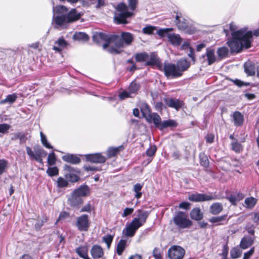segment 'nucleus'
Instances as JSON below:
<instances>
[{
	"label": "nucleus",
	"mask_w": 259,
	"mask_h": 259,
	"mask_svg": "<svg viewBox=\"0 0 259 259\" xmlns=\"http://www.w3.org/2000/svg\"><path fill=\"white\" fill-rule=\"evenodd\" d=\"M17 96L16 94H13L8 95L5 99L2 100L1 101L0 103L1 104H4L6 103H9V104H12L16 100Z\"/></svg>",
	"instance_id": "46"
},
{
	"label": "nucleus",
	"mask_w": 259,
	"mask_h": 259,
	"mask_svg": "<svg viewBox=\"0 0 259 259\" xmlns=\"http://www.w3.org/2000/svg\"><path fill=\"white\" fill-rule=\"evenodd\" d=\"M227 217V214L218 217H212L209 219V221L212 224H214L215 226L223 225L224 224L222 223V222L226 220Z\"/></svg>",
	"instance_id": "34"
},
{
	"label": "nucleus",
	"mask_w": 259,
	"mask_h": 259,
	"mask_svg": "<svg viewBox=\"0 0 259 259\" xmlns=\"http://www.w3.org/2000/svg\"><path fill=\"white\" fill-rule=\"evenodd\" d=\"M143 117L149 123L153 122L154 126H156L158 124V122L160 120V115L156 112L151 113L146 115L143 113Z\"/></svg>",
	"instance_id": "21"
},
{
	"label": "nucleus",
	"mask_w": 259,
	"mask_h": 259,
	"mask_svg": "<svg viewBox=\"0 0 259 259\" xmlns=\"http://www.w3.org/2000/svg\"><path fill=\"white\" fill-rule=\"evenodd\" d=\"M176 65L180 73L183 74L184 71L187 70L190 67L191 62L186 58H182L177 62Z\"/></svg>",
	"instance_id": "26"
},
{
	"label": "nucleus",
	"mask_w": 259,
	"mask_h": 259,
	"mask_svg": "<svg viewBox=\"0 0 259 259\" xmlns=\"http://www.w3.org/2000/svg\"><path fill=\"white\" fill-rule=\"evenodd\" d=\"M176 23L179 29L186 31L188 34H192L194 32V28L189 27V23L187 20L181 16V14L177 13L176 16Z\"/></svg>",
	"instance_id": "11"
},
{
	"label": "nucleus",
	"mask_w": 259,
	"mask_h": 259,
	"mask_svg": "<svg viewBox=\"0 0 259 259\" xmlns=\"http://www.w3.org/2000/svg\"><path fill=\"white\" fill-rule=\"evenodd\" d=\"M113 238L114 236L111 234H108L103 237V241L106 244L107 248H110Z\"/></svg>",
	"instance_id": "53"
},
{
	"label": "nucleus",
	"mask_w": 259,
	"mask_h": 259,
	"mask_svg": "<svg viewBox=\"0 0 259 259\" xmlns=\"http://www.w3.org/2000/svg\"><path fill=\"white\" fill-rule=\"evenodd\" d=\"M254 241V238L250 236L243 237L240 242L239 247L243 249H245L251 246Z\"/></svg>",
	"instance_id": "28"
},
{
	"label": "nucleus",
	"mask_w": 259,
	"mask_h": 259,
	"mask_svg": "<svg viewBox=\"0 0 259 259\" xmlns=\"http://www.w3.org/2000/svg\"><path fill=\"white\" fill-rule=\"evenodd\" d=\"M257 199L253 197H247L244 200L245 206L248 209H251L257 203Z\"/></svg>",
	"instance_id": "41"
},
{
	"label": "nucleus",
	"mask_w": 259,
	"mask_h": 259,
	"mask_svg": "<svg viewBox=\"0 0 259 259\" xmlns=\"http://www.w3.org/2000/svg\"><path fill=\"white\" fill-rule=\"evenodd\" d=\"M174 224L180 229H184L190 228L193 222L189 219L185 212L178 211L172 218Z\"/></svg>",
	"instance_id": "5"
},
{
	"label": "nucleus",
	"mask_w": 259,
	"mask_h": 259,
	"mask_svg": "<svg viewBox=\"0 0 259 259\" xmlns=\"http://www.w3.org/2000/svg\"><path fill=\"white\" fill-rule=\"evenodd\" d=\"M191 207V203L188 201H183L179 205V207L185 210H189Z\"/></svg>",
	"instance_id": "64"
},
{
	"label": "nucleus",
	"mask_w": 259,
	"mask_h": 259,
	"mask_svg": "<svg viewBox=\"0 0 259 259\" xmlns=\"http://www.w3.org/2000/svg\"><path fill=\"white\" fill-rule=\"evenodd\" d=\"M134 58L136 62H144L145 66H156L160 70L162 68V63L155 52H152L150 55L146 52L137 53L134 55Z\"/></svg>",
	"instance_id": "4"
},
{
	"label": "nucleus",
	"mask_w": 259,
	"mask_h": 259,
	"mask_svg": "<svg viewBox=\"0 0 259 259\" xmlns=\"http://www.w3.org/2000/svg\"><path fill=\"white\" fill-rule=\"evenodd\" d=\"M46 172L50 177L56 176L59 175V168L56 166H51L48 168Z\"/></svg>",
	"instance_id": "51"
},
{
	"label": "nucleus",
	"mask_w": 259,
	"mask_h": 259,
	"mask_svg": "<svg viewBox=\"0 0 259 259\" xmlns=\"http://www.w3.org/2000/svg\"><path fill=\"white\" fill-rule=\"evenodd\" d=\"M26 153L27 155L29 156V158L31 159L35 160L36 161L38 162L40 164L43 165L44 162L42 161V158L40 157H38L37 156H35L34 153L31 149V148L28 146H26Z\"/></svg>",
	"instance_id": "36"
},
{
	"label": "nucleus",
	"mask_w": 259,
	"mask_h": 259,
	"mask_svg": "<svg viewBox=\"0 0 259 259\" xmlns=\"http://www.w3.org/2000/svg\"><path fill=\"white\" fill-rule=\"evenodd\" d=\"M27 133L19 132V140L20 144L25 143L26 141L28 140L27 137Z\"/></svg>",
	"instance_id": "62"
},
{
	"label": "nucleus",
	"mask_w": 259,
	"mask_h": 259,
	"mask_svg": "<svg viewBox=\"0 0 259 259\" xmlns=\"http://www.w3.org/2000/svg\"><path fill=\"white\" fill-rule=\"evenodd\" d=\"M229 80L234 83L235 85L237 86L238 87L241 88L243 86H249L251 85L252 87H254L253 84L251 83V82H244L243 81H242L240 79L236 78L235 79H229Z\"/></svg>",
	"instance_id": "44"
},
{
	"label": "nucleus",
	"mask_w": 259,
	"mask_h": 259,
	"mask_svg": "<svg viewBox=\"0 0 259 259\" xmlns=\"http://www.w3.org/2000/svg\"><path fill=\"white\" fill-rule=\"evenodd\" d=\"M168 40L173 45L178 46L182 42V38L179 34L170 33L168 35Z\"/></svg>",
	"instance_id": "32"
},
{
	"label": "nucleus",
	"mask_w": 259,
	"mask_h": 259,
	"mask_svg": "<svg viewBox=\"0 0 259 259\" xmlns=\"http://www.w3.org/2000/svg\"><path fill=\"white\" fill-rule=\"evenodd\" d=\"M11 127L10 124L3 123H0V134H6L9 133V131Z\"/></svg>",
	"instance_id": "54"
},
{
	"label": "nucleus",
	"mask_w": 259,
	"mask_h": 259,
	"mask_svg": "<svg viewBox=\"0 0 259 259\" xmlns=\"http://www.w3.org/2000/svg\"><path fill=\"white\" fill-rule=\"evenodd\" d=\"M163 71L167 78H176L182 75L176 64L171 63H164Z\"/></svg>",
	"instance_id": "6"
},
{
	"label": "nucleus",
	"mask_w": 259,
	"mask_h": 259,
	"mask_svg": "<svg viewBox=\"0 0 259 259\" xmlns=\"http://www.w3.org/2000/svg\"><path fill=\"white\" fill-rule=\"evenodd\" d=\"M40 141L42 145L48 149H53V147L51 145V144L49 142L47 137L46 135L42 132H40Z\"/></svg>",
	"instance_id": "49"
},
{
	"label": "nucleus",
	"mask_w": 259,
	"mask_h": 259,
	"mask_svg": "<svg viewBox=\"0 0 259 259\" xmlns=\"http://www.w3.org/2000/svg\"><path fill=\"white\" fill-rule=\"evenodd\" d=\"M92 37L94 42L99 44L101 42L106 40L107 34L102 32H94Z\"/></svg>",
	"instance_id": "30"
},
{
	"label": "nucleus",
	"mask_w": 259,
	"mask_h": 259,
	"mask_svg": "<svg viewBox=\"0 0 259 259\" xmlns=\"http://www.w3.org/2000/svg\"><path fill=\"white\" fill-rule=\"evenodd\" d=\"M128 6L124 2L118 3L115 7L114 21L117 24L129 23L128 18L134 15L133 12L137 8L138 0H127Z\"/></svg>",
	"instance_id": "2"
},
{
	"label": "nucleus",
	"mask_w": 259,
	"mask_h": 259,
	"mask_svg": "<svg viewBox=\"0 0 259 259\" xmlns=\"http://www.w3.org/2000/svg\"><path fill=\"white\" fill-rule=\"evenodd\" d=\"M136 220H133L122 230V234L126 237H133L136 234V231L141 227L135 222Z\"/></svg>",
	"instance_id": "16"
},
{
	"label": "nucleus",
	"mask_w": 259,
	"mask_h": 259,
	"mask_svg": "<svg viewBox=\"0 0 259 259\" xmlns=\"http://www.w3.org/2000/svg\"><path fill=\"white\" fill-rule=\"evenodd\" d=\"M76 252L83 259H90L88 254L87 248L83 246H79L76 249Z\"/></svg>",
	"instance_id": "40"
},
{
	"label": "nucleus",
	"mask_w": 259,
	"mask_h": 259,
	"mask_svg": "<svg viewBox=\"0 0 259 259\" xmlns=\"http://www.w3.org/2000/svg\"><path fill=\"white\" fill-rule=\"evenodd\" d=\"M91 254L94 259L101 258L104 255L102 247L99 245H94L91 249Z\"/></svg>",
	"instance_id": "24"
},
{
	"label": "nucleus",
	"mask_w": 259,
	"mask_h": 259,
	"mask_svg": "<svg viewBox=\"0 0 259 259\" xmlns=\"http://www.w3.org/2000/svg\"><path fill=\"white\" fill-rule=\"evenodd\" d=\"M245 31L246 32H250L251 34V36H248L246 37L244 36L242 38L241 40V51L244 48L248 49L251 47V44L253 41V36H255V37H257L259 36V29H255L253 31L251 30H248V28L247 27H245Z\"/></svg>",
	"instance_id": "14"
},
{
	"label": "nucleus",
	"mask_w": 259,
	"mask_h": 259,
	"mask_svg": "<svg viewBox=\"0 0 259 259\" xmlns=\"http://www.w3.org/2000/svg\"><path fill=\"white\" fill-rule=\"evenodd\" d=\"M163 100L166 106L177 111H179L184 105L183 101L177 98L165 97Z\"/></svg>",
	"instance_id": "15"
},
{
	"label": "nucleus",
	"mask_w": 259,
	"mask_h": 259,
	"mask_svg": "<svg viewBox=\"0 0 259 259\" xmlns=\"http://www.w3.org/2000/svg\"><path fill=\"white\" fill-rule=\"evenodd\" d=\"M123 149V146L122 145L119 146L117 147H109L106 152L107 156L108 158L114 157L116 156Z\"/></svg>",
	"instance_id": "33"
},
{
	"label": "nucleus",
	"mask_w": 259,
	"mask_h": 259,
	"mask_svg": "<svg viewBox=\"0 0 259 259\" xmlns=\"http://www.w3.org/2000/svg\"><path fill=\"white\" fill-rule=\"evenodd\" d=\"M52 24L56 29L66 28L70 23L78 20L82 15L75 8L69 11L68 8L63 5L53 7Z\"/></svg>",
	"instance_id": "1"
},
{
	"label": "nucleus",
	"mask_w": 259,
	"mask_h": 259,
	"mask_svg": "<svg viewBox=\"0 0 259 259\" xmlns=\"http://www.w3.org/2000/svg\"><path fill=\"white\" fill-rule=\"evenodd\" d=\"M57 161V157L56 154L52 151L48 154L47 163L49 166L55 165Z\"/></svg>",
	"instance_id": "50"
},
{
	"label": "nucleus",
	"mask_w": 259,
	"mask_h": 259,
	"mask_svg": "<svg viewBox=\"0 0 259 259\" xmlns=\"http://www.w3.org/2000/svg\"><path fill=\"white\" fill-rule=\"evenodd\" d=\"M68 201L70 205L73 207H76L83 203V200L81 197L75 194L73 191L70 198H68Z\"/></svg>",
	"instance_id": "25"
},
{
	"label": "nucleus",
	"mask_w": 259,
	"mask_h": 259,
	"mask_svg": "<svg viewBox=\"0 0 259 259\" xmlns=\"http://www.w3.org/2000/svg\"><path fill=\"white\" fill-rule=\"evenodd\" d=\"M159 119L160 120L158 122L157 125L155 127L160 131H162L167 127H175L178 125V123L173 119H169L162 121L161 117Z\"/></svg>",
	"instance_id": "19"
},
{
	"label": "nucleus",
	"mask_w": 259,
	"mask_h": 259,
	"mask_svg": "<svg viewBox=\"0 0 259 259\" xmlns=\"http://www.w3.org/2000/svg\"><path fill=\"white\" fill-rule=\"evenodd\" d=\"M7 164L8 162L6 160L0 159V175L3 174L5 171L7 167Z\"/></svg>",
	"instance_id": "63"
},
{
	"label": "nucleus",
	"mask_w": 259,
	"mask_h": 259,
	"mask_svg": "<svg viewBox=\"0 0 259 259\" xmlns=\"http://www.w3.org/2000/svg\"><path fill=\"white\" fill-rule=\"evenodd\" d=\"M137 212V217L133 220H136L135 222L141 227L146 223V220L150 214V211L140 209H138Z\"/></svg>",
	"instance_id": "18"
},
{
	"label": "nucleus",
	"mask_w": 259,
	"mask_h": 259,
	"mask_svg": "<svg viewBox=\"0 0 259 259\" xmlns=\"http://www.w3.org/2000/svg\"><path fill=\"white\" fill-rule=\"evenodd\" d=\"M60 48H64L66 47L68 44L67 41L64 38L63 36L60 37L55 42Z\"/></svg>",
	"instance_id": "57"
},
{
	"label": "nucleus",
	"mask_w": 259,
	"mask_h": 259,
	"mask_svg": "<svg viewBox=\"0 0 259 259\" xmlns=\"http://www.w3.org/2000/svg\"><path fill=\"white\" fill-rule=\"evenodd\" d=\"M157 27L151 25H147L143 28L142 32L146 34H156Z\"/></svg>",
	"instance_id": "45"
},
{
	"label": "nucleus",
	"mask_w": 259,
	"mask_h": 259,
	"mask_svg": "<svg viewBox=\"0 0 259 259\" xmlns=\"http://www.w3.org/2000/svg\"><path fill=\"white\" fill-rule=\"evenodd\" d=\"M134 40V35L128 32H121L120 38L115 42V46L117 48H123L124 45L130 46Z\"/></svg>",
	"instance_id": "10"
},
{
	"label": "nucleus",
	"mask_w": 259,
	"mask_h": 259,
	"mask_svg": "<svg viewBox=\"0 0 259 259\" xmlns=\"http://www.w3.org/2000/svg\"><path fill=\"white\" fill-rule=\"evenodd\" d=\"M199 59L201 63H207L208 65H212L217 60L214 49L210 47L207 48L205 54L200 57Z\"/></svg>",
	"instance_id": "13"
},
{
	"label": "nucleus",
	"mask_w": 259,
	"mask_h": 259,
	"mask_svg": "<svg viewBox=\"0 0 259 259\" xmlns=\"http://www.w3.org/2000/svg\"><path fill=\"white\" fill-rule=\"evenodd\" d=\"M127 243L126 239H120L116 246V253L118 255H121L125 249Z\"/></svg>",
	"instance_id": "37"
},
{
	"label": "nucleus",
	"mask_w": 259,
	"mask_h": 259,
	"mask_svg": "<svg viewBox=\"0 0 259 259\" xmlns=\"http://www.w3.org/2000/svg\"><path fill=\"white\" fill-rule=\"evenodd\" d=\"M186 251L181 246L174 245L169 248L167 255L169 259H183Z\"/></svg>",
	"instance_id": "9"
},
{
	"label": "nucleus",
	"mask_w": 259,
	"mask_h": 259,
	"mask_svg": "<svg viewBox=\"0 0 259 259\" xmlns=\"http://www.w3.org/2000/svg\"><path fill=\"white\" fill-rule=\"evenodd\" d=\"M121 48H117L115 46H111L107 49V51L110 54H120L123 51L120 50Z\"/></svg>",
	"instance_id": "59"
},
{
	"label": "nucleus",
	"mask_w": 259,
	"mask_h": 259,
	"mask_svg": "<svg viewBox=\"0 0 259 259\" xmlns=\"http://www.w3.org/2000/svg\"><path fill=\"white\" fill-rule=\"evenodd\" d=\"M143 187V184L136 183L134 186L133 190L136 193L135 197L138 199H140L142 197V193L141 192V190Z\"/></svg>",
	"instance_id": "42"
},
{
	"label": "nucleus",
	"mask_w": 259,
	"mask_h": 259,
	"mask_svg": "<svg viewBox=\"0 0 259 259\" xmlns=\"http://www.w3.org/2000/svg\"><path fill=\"white\" fill-rule=\"evenodd\" d=\"M57 187L60 188H65L68 187V181L65 178L62 177H59L57 181Z\"/></svg>",
	"instance_id": "52"
},
{
	"label": "nucleus",
	"mask_w": 259,
	"mask_h": 259,
	"mask_svg": "<svg viewBox=\"0 0 259 259\" xmlns=\"http://www.w3.org/2000/svg\"><path fill=\"white\" fill-rule=\"evenodd\" d=\"M188 200L194 202H201L208 201L218 199L217 196L212 194H207L205 193H199L196 192L190 194L188 198Z\"/></svg>",
	"instance_id": "8"
},
{
	"label": "nucleus",
	"mask_w": 259,
	"mask_h": 259,
	"mask_svg": "<svg viewBox=\"0 0 259 259\" xmlns=\"http://www.w3.org/2000/svg\"><path fill=\"white\" fill-rule=\"evenodd\" d=\"M87 161L94 163H104L106 161V158L101 153L88 154L85 155Z\"/></svg>",
	"instance_id": "17"
},
{
	"label": "nucleus",
	"mask_w": 259,
	"mask_h": 259,
	"mask_svg": "<svg viewBox=\"0 0 259 259\" xmlns=\"http://www.w3.org/2000/svg\"><path fill=\"white\" fill-rule=\"evenodd\" d=\"M223 206L220 202L213 203L209 207V212L213 215H217L222 211Z\"/></svg>",
	"instance_id": "29"
},
{
	"label": "nucleus",
	"mask_w": 259,
	"mask_h": 259,
	"mask_svg": "<svg viewBox=\"0 0 259 259\" xmlns=\"http://www.w3.org/2000/svg\"><path fill=\"white\" fill-rule=\"evenodd\" d=\"M241 248L239 246H235L231 248L230 250V256L232 259H236L240 257L242 254Z\"/></svg>",
	"instance_id": "38"
},
{
	"label": "nucleus",
	"mask_w": 259,
	"mask_h": 259,
	"mask_svg": "<svg viewBox=\"0 0 259 259\" xmlns=\"http://www.w3.org/2000/svg\"><path fill=\"white\" fill-rule=\"evenodd\" d=\"M62 160L72 164H78L81 162V159L76 154L67 153L62 156Z\"/></svg>",
	"instance_id": "20"
},
{
	"label": "nucleus",
	"mask_w": 259,
	"mask_h": 259,
	"mask_svg": "<svg viewBox=\"0 0 259 259\" xmlns=\"http://www.w3.org/2000/svg\"><path fill=\"white\" fill-rule=\"evenodd\" d=\"M244 71L247 76H252L255 74V67L254 63L248 60L243 64Z\"/></svg>",
	"instance_id": "22"
},
{
	"label": "nucleus",
	"mask_w": 259,
	"mask_h": 259,
	"mask_svg": "<svg viewBox=\"0 0 259 259\" xmlns=\"http://www.w3.org/2000/svg\"><path fill=\"white\" fill-rule=\"evenodd\" d=\"M157 151V148L156 146L153 145V146L150 147L146 151V154L148 157H153L155 155Z\"/></svg>",
	"instance_id": "58"
},
{
	"label": "nucleus",
	"mask_w": 259,
	"mask_h": 259,
	"mask_svg": "<svg viewBox=\"0 0 259 259\" xmlns=\"http://www.w3.org/2000/svg\"><path fill=\"white\" fill-rule=\"evenodd\" d=\"M75 226L80 232L88 231L90 226L89 216L87 214H83L76 218Z\"/></svg>",
	"instance_id": "12"
},
{
	"label": "nucleus",
	"mask_w": 259,
	"mask_h": 259,
	"mask_svg": "<svg viewBox=\"0 0 259 259\" xmlns=\"http://www.w3.org/2000/svg\"><path fill=\"white\" fill-rule=\"evenodd\" d=\"M140 84L134 80L130 83L128 90L130 93L135 94L140 90Z\"/></svg>",
	"instance_id": "48"
},
{
	"label": "nucleus",
	"mask_w": 259,
	"mask_h": 259,
	"mask_svg": "<svg viewBox=\"0 0 259 259\" xmlns=\"http://www.w3.org/2000/svg\"><path fill=\"white\" fill-rule=\"evenodd\" d=\"M229 29L231 31L230 39L227 41V44L230 48L231 54H238L241 52V40L243 37H247L251 36L250 32L245 31V27L236 30V27L233 23H230Z\"/></svg>",
	"instance_id": "3"
},
{
	"label": "nucleus",
	"mask_w": 259,
	"mask_h": 259,
	"mask_svg": "<svg viewBox=\"0 0 259 259\" xmlns=\"http://www.w3.org/2000/svg\"><path fill=\"white\" fill-rule=\"evenodd\" d=\"M74 40L87 41L89 39V35L85 32H76L73 35Z\"/></svg>",
	"instance_id": "35"
},
{
	"label": "nucleus",
	"mask_w": 259,
	"mask_h": 259,
	"mask_svg": "<svg viewBox=\"0 0 259 259\" xmlns=\"http://www.w3.org/2000/svg\"><path fill=\"white\" fill-rule=\"evenodd\" d=\"M226 198L228 200V201L230 202V203L232 205L236 206L238 202V201L236 199V196L234 194H230L226 197Z\"/></svg>",
	"instance_id": "61"
},
{
	"label": "nucleus",
	"mask_w": 259,
	"mask_h": 259,
	"mask_svg": "<svg viewBox=\"0 0 259 259\" xmlns=\"http://www.w3.org/2000/svg\"><path fill=\"white\" fill-rule=\"evenodd\" d=\"M234 123L235 126H241L244 121V116L239 111H235L233 113Z\"/></svg>",
	"instance_id": "31"
},
{
	"label": "nucleus",
	"mask_w": 259,
	"mask_h": 259,
	"mask_svg": "<svg viewBox=\"0 0 259 259\" xmlns=\"http://www.w3.org/2000/svg\"><path fill=\"white\" fill-rule=\"evenodd\" d=\"M75 194L79 195L80 197H86L89 195L90 190L89 187L85 185H80L78 188L74 190Z\"/></svg>",
	"instance_id": "27"
},
{
	"label": "nucleus",
	"mask_w": 259,
	"mask_h": 259,
	"mask_svg": "<svg viewBox=\"0 0 259 259\" xmlns=\"http://www.w3.org/2000/svg\"><path fill=\"white\" fill-rule=\"evenodd\" d=\"M119 38H120V37L117 34H110V35L107 34L106 40H108L110 43L114 42L115 44V42L118 41Z\"/></svg>",
	"instance_id": "60"
},
{
	"label": "nucleus",
	"mask_w": 259,
	"mask_h": 259,
	"mask_svg": "<svg viewBox=\"0 0 259 259\" xmlns=\"http://www.w3.org/2000/svg\"><path fill=\"white\" fill-rule=\"evenodd\" d=\"M232 149L236 153H239L242 150V145L239 142L236 141L231 143Z\"/></svg>",
	"instance_id": "56"
},
{
	"label": "nucleus",
	"mask_w": 259,
	"mask_h": 259,
	"mask_svg": "<svg viewBox=\"0 0 259 259\" xmlns=\"http://www.w3.org/2000/svg\"><path fill=\"white\" fill-rule=\"evenodd\" d=\"M200 164L204 167L207 168L209 165V162L207 155L204 152H200L199 154Z\"/></svg>",
	"instance_id": "39"
},
{
	"label": "nucleus",
	"mask_w": 259,
	"mask_h": 259,
	"mask_svg": "<svg viewBox=\"0 0 259 259\" xmlns=\"http://www.w3.org/2000/svg\"><path fill=\"white\" fill-rule=\"evenodd\" d=\"M191 220L197 222L201 221L204 217L203 212L199 207H194L190 212Z\"/></svg>",
	"instance_id": "23"
},
{
	"label": "nucleus",
	"mask_w": 259,
	"mask_h": 259,
	"mask_svg": "<svg viewBox=\"0 0 259 259\" xmlns=\"http://www.w3.org/2000/svg\"><path fill=\"white\" fill-rule=\"evenodd\" d=\"M34 150V154L35 156H37L38 157H43L46 156L47 155V152L39 146H35L33 147Z\"/></svg>",
	"instance_id": "47"
},
{
	"label": "nucleus",
	"mask_w": 259,
	"mask_h": 259,
	"mask_svg": "<svg viewBox=\"0 0 259 259\" xmlns=\"http://www.w3.org/2000/svg\"><path fill=\"white\" fill-rule=\"evenodd\" d=\"M64 170L67 171L64 175L65 178L67 179L68 182L75 183L80 180V171L76 168L70 165L65 164L64 166Z\"/></svg>",
	"instance_id": "7"
},
{
	"label": "nucleus",
	"mask_w": 259,
	"mask_h": 259,
	"mask_svg": "<svg viewBox=\"0 0 259 259\" xmlns=\"http://www.w3.org/2000/svg\"><path fill=\"white\" fill-rule=\"evenodd\" d=\"M229 50L226 47L219 48L217 50V54L219 59H222L228 55Z\"/></svg>",
	"instance_id": "43"
},
{
	"label": "nucleus",
	"mask_w": 259,
	"mask_h": 259,
	"mask_svg": "<svg viewBox=\"0 0 259 259\" xmlns=\"http://www.w3.org/2000/svg\"><path fill=\"white\" fill-rule=\"evenodd\" d=\"M169 28H165V29H157L156 34H157L159 36L161 37H167L168 38V35L170 33H169Z\"/></svg>",
	"instance_id": "55"
}]
</instances>
